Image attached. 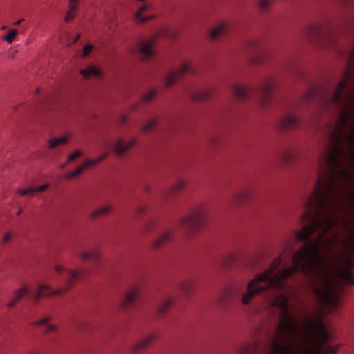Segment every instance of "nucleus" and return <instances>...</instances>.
I'll list each match as a JSON object with an SVG mask.
<instances>
[{"instance_id":"60","label":"nucleus","mask_w":354,"mask_h":354,"mask_svg":"<svg viewBox=\"0 0 354 354\" xmlns=\"http://www.w3.org/2000/svg\"><path fill=\"white\" fill-rule=\"evenodd\" d=\"M57 330V327L54 324H48L46 327V330L44 331V335H47L50 333L55 332Z\"/></svg>"},{"instance_id":"43","label":"nucleus","mask_w":354,"mask_h":354,"mask_svg":"<svg viewBox=\"0 0 354 354\" xmlns=\"http://www.w3.org/2000/svg\"><path fill=\"white\" fill-rule=\"evenodd\" d=\"M325 230H329L337 223V220L330 215L326 216L320 223Z\"/></svg>"},{"instance_id":"28","label":"nucleus","mask_w":354,"mask_h":354,"mask_svg":"<svg viewBox=\"0 0 354 354\" xmlns=\"http://www.w3.org/2000/svg\"><path fill=\"white\" fill-rule=\"evenodd\" d=\"M240 255L238 252H232L225 256L221 261V264L224 268L233 266L239 259Z\"/></svg>"},{"instance_id":"63","label":"nucleus","mask_w":354,"mask_h":354,"mask_svg":"<svg viewBox=\"0 0 354 354\" xmlns=\"http://www.w3.org/2000/svg\"><path fill=\"white\" fill-rule=\"evenodd\" d=\"M339 176L345 180H348L350 178V174L348 171L342 169L339 172Z\"/></svg>"},{"instance_id":"48","label":"nucleus","mask_w":354,"mask_h":354,"mask_svg":"<svg viewBox=\"0 0 354 354\" xmlns=\"http://www.w3.org/2000/svg\"><path fill=\"white\" fill-rule=\"evenodd\" d=\"M351 80V64L348 62L344 68V71L342 73L341 81H345V83L348 84Z\"/></svg>"},{"instance_id":"56","label":"nucleus","mask_w":354,"mask_h":354,"mask_svg":"<svg viewBox=\"0 0 354 354\" xmlns=\"http://www.w3.org/2000/svg\"><path fill=\"white\" fill-rule=\"evenodd\" d=\"M347 121V116L345 113H342L339 115V120L337 122L336 127L342 128Z\"/></svg>"},{"instance_id":"37","label":"nucleus","mask_w":354,"mask_h":354,"mask_svg":"<svg viewBox=\"0 0 354 354\" xmlns=\"http://www.w3.org/2000/svg\"><path fill=\"white\" fill-rule=\"evenodd\" d=\"M158 93V90L156 88H151L147 93L142 95L140 102L145 104H149L153 102L154 97Z\"/></svg>"},{"instance_id":"6","label":"nucleus","mask_w":354,"mask_h":354,"mask_svg":"<svg viewBox=\"0 0 354 354\" xmlns=\"http://www.w3.org/2000/svg\"><path fill=\"white\" fill-rule=\"evenodd\" d=\"M304 37L310 43L326 47L337 42V33L325 23H312L304 30Z\"/></svg>"},{"instance_id":"9","label":"nucleus","mask_w":354,"mask_h":354,"mask_svg":"<svg viewBox=\"0 0 354 354\" xmlns=\"http://www.w3.org/2000/svg\"><path fill=\"white\" fill-rule=\"evenodd\" d=\"M337 268L331 267V277L335 276L342 279L348 285H354V277L352 270L354 268V259L351 257H338L336 259Z\"/></svg>"},{"instance_id":"3","label":"nucleus","mask_w":354,"mask_h":354,"mask_svg":"<svg viewBox=\"0 0 354 354\" xmlns=\"http://www.w3.org/2000/svg\"><path fill=\"white\" fill-rule=\"evenodd\" d=\"M305 330L309 335L311 346L304 348L300 354H337L339 351L340 344L324 346L331 337L320 317L309 320Z\"/></svg>"},{"instance_id":"53","label":"nucleus","mask_w":354,"mask_h":354,"mask_svg":"<svg viewBox=\"0 0 354 354\" xmlns=\"http://www.w3.org/2000/svg\"><path fill=\"white\" fill-rule=\"evenodd\" d=\"M247 46L250 48L254 51L259 50L260 49V42L257 39H252L247 42Z\"/></svg>"},{"instance_id":"38","label":"nucleus","mask_w":354,"mask_h":354,"mask_svg":"<svg viewBox=\"0 0 354 354\" xmlns=\"http://www.w3.org/2000/svg\"><path fill=\"white\" fill-rule=\"evenodd\" d=\"M223 138L222 135L221 134H214L212 135L209 138V147L212 149H215L219 146H221L223 143Z\"/></svg>"},{"instance_id":"49","label":"nucleus","mask_w":354,"mask_h":354,"mask_svg":"<svg viewBox=\"0 0 354 354\" xmlns=\"http://www.w3.org/2000/svg\"><path fill=\"white\" fill-rule=\"evenodd\" d=\"M233 297V293L230 290H226L219 297L218 301L221 303H226L230 301Z\"/></svg>"},{"instance_id":"24","label":"nucleus","mask_w":354,"mask_h":354,"mask_svg":"<svg viewBox=\"0 0 354 354\" xmlns=\"http://www.w3.org/2000/svg\"><path fill=\"white\" fill-rule=\"evenodd\" d=\"M153 41L146 40L139 43V51L143 56V59H149L153 55Z\"/></svg>"},{"instance_id":"2","label":"nucleus","mask_w":354,"mask_h":354,"mask_svg":"<svg viewBox=\"0 0 354 354\" xmlns=\"http://www.w3.org/2000/svg\"><path fill=\"white\" fill-rule=\"evenodd\" d=\"M272 305L279 308L282 311L277 326L276 339L272 345V353L275 354H292L289 346L281 344L278 342L279 336H281L285 340L292 341L295 335L299 331V328L295 320L290 314L287 312L288 308V298L284 294L277 295L272 301Z\"/></svg>"},{"instance_id":"26","label":"nucleus","mask_w":354,"mask_h":354,"mask_svg":"<svg viewBox=\"0 0 354 354\" xmlns=\"http://www.w3.org/2000/svg\"><path fill=\"white\" fill-rule=\"evenodd\" d=\"M80 74L83 75L84 79H89L91 76L102 77L104 73L101 69L97 68L94 66H89L86 69H80Z\"/></svg>"},{"instance_id":"46","label":"nucleus","mask_w":354,"mask_h":354,"mask_svg":"<svg viewBox=\"0 0 354 354\" xmlns=\"http://www.w3.org/2000/svg\"><path fill=\"white\" fill-rule=\"evenodd\" d=\"M180 287V289L185 293H189L194 290V283L189 280H186L181 283Z\"/></svg>"},{"instance_id":"62","label":"nucleus","mask_w":354,"mask_h":354,"mask_svg":"<svg viewBox=\"0 0 354 354\" xmlns=\"http://www.w3.org/2000/svg\"><path fill=\"white\" fill-rule=\"evenodd\" d=\"M128 122V116L127 115H120L118 121L120 126H124Z\"/></svg>"},{"instance_id":"14","label":"nucleus","mask_w":354,"mask_h":354,"mask_svg":"<svg viewBox=\"0 0 354 354\" xmlns=\"http://www.w3.org/2000/svg\"><path fill=\"white\" fill-rule=\"evenodd\" d=\"M255 194V188L253 185L248 186L239 191L232 198V203L242 204L251 201Z\"/></svg>"},{"instance_id":"13","label":"nucleus","mask_w":354,"mask_h":354,"mask_svg":"<svg viewBox=\"0 0 354 354\" xmlns=\"http://www.w3.org/2000/svg\"><path fill=\"white\" fill-rule=\"evenodd\" d=\"M318 226L319 224L317 223L311 222L309 225L304 226L301 230L295 231L294 235L295 242H306L304 244L310 243L308 240L313 233L317 232Z\"/></svg>"},{"instance_id":"21","label":"nucleus","mask_w":354,"mask_h":354,"mask_svg":"<svg viewBox=\"0 0 354 354\" xmlns=\"http://www.w3.org/2000/svg\"><path fill=\"white\" fill-rule=\"evenodd\" d=\"M230 24L226 22H221L214 27L209 32V35L211 39L215 40L223 36L229 30Z\"/></svg>"},{"instance_id":"57","label":"nucleus","mask_w":354,"mask_h":354,"mask_svg":"<svg viewBox=\"0 0 354 354\" xmlns=\"http://www.w3.org/2000/svg\"><path fill=\"white\" fill-rule=\"evenodd\" d=\"M93 49V46L91 45V44H88L85 45L83 48V51H82L81 57L83 58V57H87L91 53V52L92 51Z\"/></svg>"},{"instance_id":"47","label":"nucleus","mask_w":354,"mask_h":354,"mask_svg":"<svg viewBox=\"0 0 354 354\" xmlns=\"http://www.w3.org/2000/svg\"><path fill=\"white\" fill-rule=\"evenodd\" d=\"M157 119H151L149 122H147L145 125L142 127V131L147 133L151 131L153 128H154L158 124Z\"/></svg>"},{"instance_id":"29","label":"nucleus","mask_w":354,"mask_h":354,"mask_svg":"<svg viewBox=\"0 0 354 354\" xmlns=\"http://www.w3.org/2000/svg\"><path fill=\"white\" fill-rule=\"evenodd\" d=\"M102 257L101 250L99 248H95L88 251L84 252L80 254V259L82 261L88 259L99 260Z\"/></svg>"},{"instance_id":"10","label":"nucleus","mask_w":354,"mask_h":354,"mask_svg":"<svg viewBox=\"0 0 354 354\" xmlns=\"http://www.w3.org/2000/svg\"><path fill=\"white\" fill-rule=\"evenodd\" d=\"M140 290L138 286H132L128 289L119 303L118 308L122 311H127L132 309L136 306L140 297Z\"/></svg>"},{"instance_id":"35","label":"nucleus","mask_w":354,"mask_h":354,"mask_svg":"<svg viewBox=\"0 0 354 354\" xmlns=\"http://www.w3.org/2000/svg\"><path fill=\"white\" fill-rule=\"evenodd\" d=\"M68 141V136H65L62 138H55L48 140V147L50 149H55L59 145H66Z\"/></svg>"},{"instance_id":"61","label":"nucleus","mask_w":354,"mask_h":354,"mask_svg":"<svg viewBox=\"0 0 354 354\" xmlns=\"http://www.w3.org/2000/svg\"><path fill=\"white\" fill-rule=\"evenodd\" d=\"M68 8L71 10H77V7L79 4V0H68Z\"/></svg>"},{"instance_id":"18","label":"nucleus","mask_w":354,"mask_h":354,"mask_svg":"<svg viewBox=\"0 0 354 354\" xmlns=\"http://www.w3.org/2000/svg\"><path fill=\"white\" fill-rule=\"evenodd\" d=\"M189 68V64L185 63L181 66L180 69L170 71L166 77L165 86L166 88L170 87L175 82L182 77L187 72Z\"/></svg>"},{"instance_id":"17","label":"nucleus","mask_w":354,"mask_h":354,"mask_svg":"<svg viewBox=\"0 0 354 354\" xmlns=\"http://www.w3.org/2000/svg\"><path fill=\"white\" fill-rule=\"evenodd\" d=\"M136 142V138H132L129 142H124L122 139L118 138L113 143L112 151L117 156H121L127 153L134 146Z\"/></svg>"},{"instance_id":"44","label":"nucleus","mask_w":354,"mask_h":354,"mask_svg":"<svg viewBox=\"0 0 354 354\" xmlns=\"http://www.w3.org/2000/svg\"><path fill=\"white\" fill-rule=\"evenodd\" d=\"M267 281H268V285L266 286L268 289L270 287H279L283 281L277 273L272 277L270 276Z\"/></svg>"},{"instance_id":"1","label":"nucleus","mask_w":354,"mask_h":354,"mask_svg":"<svg viewBox=\"0 0 354 354\" xmlns=\"http://www.w3.org/2000/svg\"><path fill=\"white\" fill-rule=\"evenodd\" d=\"M293 266L277 272L283 281L288 279L298 269L307 277H315L317 270L324 265L325 257L319 252L314 243H307L292 255Z\"/></svg>"},{"instance_id":"31","label":"nucleus","mask_w":354,"mask_h":354,"mask_svg":"<svg viewBox=\"0 0 354 354\" xmlns=\"http://www.w3.org/2000/svg\"><path fill=\"white\" fill-rule=\"evenodd\" d=\"M271 55L269 52H263L249 59V63L252 65L263 64L270 59Z\"/></svg>"},{"instance_id":"64","label":"nucleus","mask_w":354,"mask_h":354,"mask_svg":"<svg viewBox=\"0 0 354 354\" xmlns=\"http://www.w3.org/2000/svg\"><path fill=\"white\" fill-rule=\"evenodd\" d=\"M147 209V206L146 205H141L138 207L136 210V213L138 214V216L142 215L143 213H145Z\"/></svg>"},{"instance_id":"54","label":"nucleus","mask_w":354,"mask_h":354,"mask_svg":"<svg viewBox=\"0 0 354 354\" xmlns=\"http://www.w3.org/2000/svg\"><path fill=\"white\" fill-rule=\"evenodd\" d=\"M82 151L81 150H75L73 153L68 155L67 158V163H70L74 161L75 159L80 158L82 155Z\"/></svg>"},{"instance_id":"16","label":"nucleus","mask_w":354,"mask_h":354,"mask_svg":"<svg viewBox=\"0 0 354 354\" xmlns=\"http://www.w3.org/2000/svg\"><path fill=\"white\" fill-rule=\"evenodd\" d=\"M68 277L66 278L64 285L70 290L75 286L76 282L86 276V270L78 268L77 270H66Z\"/></svg>"},{"instance_id":"12","label":"nucleus","mask_w":354,"mask_h":354,"mask_svg":"<svg viewBox=\"0 0 354 354\" xmlns=\"http://www.w3.org/2000/svg\"><path fill=\"white\" fill-rule=\"evenodd\" d=\"M107 155L106 153L102 154L97 157L93 160H86L83 163H82L80 166L77 167L74 171L66 173L64 176V180H71L76 178L77 176L81 174L84 171H85L88 167H92L95 166L97 164L103 161Z\"/></svg>"},{"instance_id":"39","label":"nucleus","mask_w":354,"mask_h":354,"mask_svg":"<svg viewBox=\"0 0 354 354\" xmlns=\"http://www.w3.org/2000/svg\"><path fill=\"white\" fill-rule=\"evenodd\" d=\"M339 150L337 147L331 149L328 153V161L329 165H333L337 163Z\"/></svg>"},{"instance_id":"40","label":"nucleus","mask_w":354,"mask_h":354,"mask_svg":"<svg viewBox=\"0 0 354 354\" xmlns=\"http://www.w3.org/2000/svg\"><path fill=\"white\" fill-rule=\"evenodd\" d=\"M257 349V345L254 343H248L241 348V354H254Z\"/></svg>"},{"instance_id":"32","label":"nucleus","mask_w":354,"mask_h":354,"mask_svg":"<svg viewBox=\"0 0 354 354\" xmlns=\"http://www.w3.org/2000/svg\"><path fill=\"white\" fill-rule=\"evenodd\" d=\"M271 55L269 52H263L249 59V63L252 65L263 64L270 59Z\"/></svg>"},{"instance_id":"34","label":"nucleus","mask_w":354,"mask_h":354,"mask_svg":"<svg viewBox=\"0 0 354 354\" xmlns=\"http://www.w3.org/2000/svg\"><path fill=\"white\" fill-rule=\"evenodd\" d=\"M148 8V6L145 4L142 5L136 12V18L138 20V23L140 24H142L149 20L155 19V15H149L147 17H142V14L145 10H146Z\"/></svg>"},{"instance_id":"59","label":"nucleus","mask_w":354,"mask_h":354,"mask_svg":"<svg viewBox=\"0 0 354 354\" xmlns=\"http://www.w3.org/2000/svg\"><path fill=\"white\" fill-rule=\"evenodd\" d=\"M18 193L21 196H27L29 194L33 195L34 194H35V187H30V188H26L24 189L19 190V191H18Z\"/></svg>"},{"instance_id":"8","label":"nucleus","mask_w":354,"mask_h":354,"mask_svg":"<svg viewBox=\"0 0 354 354\" xmlns=\"http://www.w3.org/2000/svg\"><path fill=\"white\" fill-rule=\"evenodd\" d=\"M272 274V271L266 270L263 272L256 275L247 285L246 292L243 295L241 302L244 305H248L250 303L252 299L268 290V287H263L257 286L260 282H265L270 278Z\"/></svg>"},{"instance_id":"23","label":"nucleus","mask_w":354,"mask_h":354,"mask_svg":"<svg viewBox=\"0 0 354 354\" xmlns=\"http://www.w3.org/2000/svg\"><path fill=\"white\" fill-rule=\"evenodd\" d=\"M111 212L112 207L111 205H104L91 212L88 215V219L90 221H95L107 216Z\"/></svg>"},{"instance_id":"52","label":"nucleus","mask_w":354,"mask_h":354,"mask_svg":"<svg viewBox=\"0 0 354 354\" xmlns=\"http://www.w3.org/2000/svg\"><path fill=\"white\" fill-rule=\"evenodd\" d=\"M274 0H259L258 8L260 10H267L273 3Z\"/></svg>"},{"instance_id":"58","label":"nucleus","mask_w":354,"mask_h":354,"mask_svg":"<svg viewBox=\"0 0 354 354\" xmlns=\"http://www.w3.org/2000/svg\"><path fill=\"white\" fill-rule=\"evenodd\" d=\"M51 319V317L50 316H46L39 320H37L35 322H33L31 323V325L32 326H40V325H43L46 323H47L48 321H50Z\"/></svg>"},{"instance_id":"5","label":"nucleus","mask_w":354,"mask_h":354,"mask_svg":"<svg viewBox=\"0 0 354 354\" xmlns=\"http://www.w3.org/2000/svg\"><path fill=\"white\" fill-rule=\"evenodd\" d=\"M209 218V207L207 203H201L194 205L189 212L180 219L179 224L187 235L192 236L207 225Z\"/></svg>"},{"instance_id":"22","label":"nucleus","mask_w":354,"mask_h":354,"mask_svg":"<svg viewBox=\"0 0 354 354\" xmlns=\"http://www.w3.org/2000/svg\"><path fill=\"white\" fill-rule=\"evenodd\" d=\"M234 93L236 97L245 100L252 95L254 90L248 86L239 84L235 86Z\"/></svg>"},{"instance_id":"55","label":"nucleus","mask_w":354,"mask_h":354,"mask_svg":"<svg viewBox=\"0 0 354 354\" xmlns=\"http://www.w3.org/2000/svg\"><path fill=\"white\" fill-rule=\"evenodd\" d=\"M77 10H71L68 8V10L67 11L64 20L66 22H68L71 20H73L77 15Z\"/></svg>"},{"instance_id":"45","label":"nucleus","mask_w":354,"mask_h":354,"mask_svg":"<svg viewBox=\"0 0 354 354\" xmlns=\"http://www.w3.org/2000/svg\"><path fill=\"white\" fill-rule=\"evenodd\" d=\"M317 93L318 90L317 88H311L306 93L303 95L302 100L304 102L308 103L314 97L317 95Z\"/></svg>"},{"instance_id":"7","label":"nucleus","mask_w":354,"mask_h":354,"mask_svg":"<svg viewBox=\"0 0 354 354\" xmlns=\"http://www.w3.org/2000/svg\"><path fill=\"white\" fill-rule=\"evenodd\" d=\"M330 271L331 266L326 264L325 261L324 265L320 270H317L315 272V277L319 278L324 283L323 290L317 291L316 293L324 303L336 307L339 304V298L337 296H331L332 291L336 283L333 279V277H331Z\"/></svg>"},{"instance_id":"15","label":"nucleus","mask_w":354,"mask_h":354,"mask_svg":"<svg viewBox=\"0 0 354 354\" xmlns=\"http://www.w3.org/2000/svg\"><path fill=\"white\" fill-rule=\"evenodd\" d=\"M156 338L157 335L156 333L149 334L139 342L133 344L131 346V351L132 353H136L147 350L152 345Z\"/></svg>"},{"instance_id":"50","label":"nucleus","mask_w":354,"mask_h":354,"mask_svg":"<svg viewBox=\"0 0 354 354\" xmlns=\"http://www.w3.org/2000/svg\"><path fill=\"white\" fill-rule=\"evenodd\" d=\"M71 290L65 285H64L63 286L59 287L55 290H52V297L63 295L69 292Z\"/></svg>"},{"instance_id":"42","label":"nucleus","mask_w":354,"mask_h":354,"mask_svg":"<svg viewBox=\"0 0 354 354\" xmlns=\"http://www.w3.org/2000/svg\"><path fill=\"white\" fill-rule=\"evenodd\" d=\"M28 287L26 285L21 286L19 289L15 292L14 298L18 302L28 293Z\"/></svg>"},{"instance_id":"20","label":"nucleus","mask_w":354,"mask_h":354,"mask_svg":"<svg viewBox=\"0 0 354 354\" xmlns=\"http://www.w3.org/2000/svg\"><path fill=\"white\" fill-rule=\"evenodd\" d=\"M188 181L185 179L176 181L170 188L165 192L167 198H171L178 196L187 185Z\"/></svg>"},{"instance_id":"27","label":"nucleus","mask_w":354,"mask_h":354,"mask_svg":"<svg viewBox=\"0 0 354 354\" xmlns=\"http://www.w3.org/2000/svg\"><path fill=\"white\" fill-rule=\"evenodd\" d=\"M172 235L173 234L170 231L164 232L152 243V248L153 250H158L162 248L163 245H165V244L169 242V241L172 237Z\"/></svg>"},{"instance_id":"36","label":"nucleus","mask_w":354,"mask_h":354,"mask_svg":"<svg viewBox=\"0 0 354 354\" xmlns=\"http://www.w3.org/2000/svg\"><path fill=\"white\" fill-rule=\"evenodd\" d=\"M174 303V298H167L158 308V313L160 315L166 313Z\"/></svg>"},{"instance_id":"19","label":"nucleus","mask_w":354,"mask_h":354,"mask_svg":"<svg viewBox=\"0 0 354 354\" xmlns=\"http://www.w3.org/2000/svg\"><path fill=\"white\" fill-rule=\"evenodd\" d=\"M299 122V118L293 115H286L279 120L277 127L281 131H286L294 127Z\"/></svg>"},{"instance_id":"25","label":"nucleus","mask_w":354,"mask_h":354,"mask_svg":"<svg viewBox=\"0 0 354 354\" xmlns=\"http://www.w3.org/2000/svg\"><path fill=\"white\" fill-rule=\"evenodd\" d=\"M52 288L49 285H39L33 297L35 302H38L42 297H51Z\"/></svg>"},{"instance_id":"33","label":"nucleus","mask_w":354,"mask_h":354,"mask_svg":"<svg viewBox=\"0 0 354 354\" xmlns=\"http://www.w3.org/2000/svg\"><path fill=\"white\" fill-rule=\"evenodd\" d=\"M297 156V151L295 149H287L284 150L280 157L283 163L287 164L291 162Z\"/></svg>"},{"instance_id":"4","label":"nucleus","mask_w":354,"mask_h":354,"mask_svg":"<svg viewBox=\"0 0 354 354\" xmlns=\"http://www.w3.org/2000/svg\"><path fill=\"white\" fill-rule=\"evenodd\" d=\"M333 192L332 182L319 177L305 204L306 211L302 215V219L309 221L317 218L329 204Z\"/></svg>"},{"instance_id":"51","label":"nucleus","mask_w":354,"mask_h":354,"mask_svg":"<svg viewBox=\"0 0 354 354\" xmlns=\"http://www.w3.org/2000/svg\"><path fill=\"white\" fill-rule=\"evenodd\" d=\"M17 35V30L16 29H12L7 32L6 35L4 36V40H6L8 43H12L14 39Z\"/></svg>"},{"instance_id":"11","label":"nucleus","mask_w":354,"mask_h":354,"mask_svg":"<svg viewBox=\"0 0 354 354\" xmlns=\"http://www.w3.org/2000/svg\"><path fill=\"white\" fill-rule=\"evenodd\" d=\"M278 86V81L274 77H270L263 82L260 91L261 104L262 106H266L272 100L273 91Z\"/></svg>"},{"instance_id":"41","label":"nucleus","mask_w":354,"mask_h":354,"mask_svg":"<svg viewBox=\"0 0 354 354\" xmlns=\"http://www.w3.org/2000/svg\"><path fill=\"white\" fill-rule=\"evenodd\" d=\"M212 93V90L210 89H205L204 91H202L196 94H194L192 97V99L194 101H203L208 98L209 96H211Z\"/></svg>"},{"instance_id":"30","label":"nucleus","mask_w":354,"mask_h":354,"mask_svg":"<svg viewBox=\"0 0 354 354\" xmlns=\"http://www.w3.org/2000/svg\"><path fill=\"white\" fill-rule=\"evenodd\" d=\"M348 84L345 81H340L335 87L333 94L330 98V102L334 103H339L342 100V93Z\"/></svg>"}]
</instances>
